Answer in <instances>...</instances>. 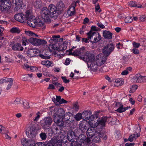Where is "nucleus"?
Returning a JSON list of instances; mask_svg holds the SVG:
<instances>
[{"instance_id": "obj_1", "label": "nucleus", "mask_w": 146, "mask_h": 146, "mask_svg": "<svg viewBox=\"0 0 146 146\" xmlns=\"http://www.w3.org/2000/svg\"><path fill=\"white\" fill-rule=\"evenodd\" d=\"M100 111H98L95 112V114L92 115V112L89 110H86L82 112V115L83 119L85 121H89V123L90 122H93L94 120L98 118V114Z\"/></svg>"}, {"instance_id": "obj_2", "label": "nucleus", "mask_w": 146, "mask_h": 146, "mask_svg": "<svg viewBox=\"0 0 146 146\" xmlns=\"http://www.w3.org/2000/svg\"><path fill=\"white\" fill-rule=\"evenodd\" d=\"M56 110H57V108H54L50 109L49 114L53 116L54 121L58 126L59 127L63 126L64 125L62 122V118L59 116H57Z\"/></svg>"}, {"instance_id": "obj_3", "label": "nucleus", "mask_w": 146, "mask_h": 146, "mask_svg": "<svg viewBox=\"0 0 146 146\" xmlns=\"http://www.w3.org/2000/svg\"><path fill=\"white\" fill-rule=\"evenodd\" d=\"M23 40L25 42L29 41L33 45L35 46H40V45H45L47 44V42L45 40L41 39L35 37H31L29 39H27L24 38Z\"/></svg>"}, {"instance_id": "obj_4", "label": "nucleus", "mask_w": 146, "mask_h": 146, "mask_svg": "<svg viewBox=\"0 0 146 146\" xmlns=\"http://www.w3.org/2000/svg\"><path fill=\"white\" fill-rule=\"evenodd\" d=\"M52 15L49 10L46 7H44L41 11V17L45 22H50L51 21L50 18H52Z\"/></svg>"}, {"instance_id": "obj_5", "label": "nucleus", "mask_w": 146, "mask_h": 146, "mask_svg": "<svg viewBox=\"0 0 146 146\" xmlns=\"http://www.w3.org/2000/svg\"><path fill=\"white\" fill-rule=\"evenodd\" d=\"M0 10L3 11L10 13L11 3L9 0H0Z\"/></svg>"}, {"instance_id": "obj_6", "label": "nucleus", "mask_w": 146, "mask_h": 146, "mask_svg": "<svg viewBox=\"0 0 146 146\" xmlns=\"http://www.w3.org/2000/svg\"><path fill=\"white\" fill-rule=\"evenodd\" d=\"M107 118L106 117H102L101 118H99L97 120V122L93 124V122H90L89 124H90L92 126H94V127H96L98 128H101L105 127L106 126V123L107 120Z\"/></svg>"}, {"instance_id": "obj_7", "label": "nucleus", "mask_w": 146, "mask_h": 146, "mask_svg": "<svg viewBox=\"0 0 146 146\" xmlns=\"http://www.w3.org/2000/svg\"><path fill=\"white\" fill-rule=\"evenodd\" d=\"M91 127L89 128L86 131V135L88 136V137L92 138L97 133H101V131H100V128H98L97 127L96 129H95L94 128L96 127H94V126H92L90 124H89Z\"/></svg>"}, {"instance_id": "obj_8", "label": "nucleus", "mask_w": 146, "mask_h": 146, "mask_svg": "<svg viewBox=\"0 0 146 146\" xmlns=\"http://www.w3.org/2000/svg\"><path fill=\"white\" fill-rule=\"evenodd\" d=\"M114 48L113 44H109L103 48L102 52L106 56H108L113 51Z\"/></svg>"}, {"instance_id": "obj_9", "label": "nucleus", "mask_w": 146, "mask_h": 146, "mask_svg": "<svg viewBox=\"0 0 146 146\" xmlns=\"http://www.w3.org/2000/svg\"><path fill=\"white\" fill-rule=\"evenodd\" d=\"M90 42L92 43L93 44L101 40V36L98 33H92L91 31H90Z\"/></svg>"}, {"instance_id": "obj_10", "label": "nucleus", "mask_w": 146, "mask_h": 146, "mask_svg": "<svg viewBox=\"0 0 146 146\" xmlns=\"http://www.w3.org/2000/svg\"><path fill=\"white\" fill-rule=\"evenodd\" d=\"M48 8L50 9L49 11L50 13H51L52 18L55 19L58 15L59 12L58 9L56 7L52 4L49 5Z\"/></svg>"}, {"instance_id": "obj_11", "label": "nucleus", "mask_w": 146, "mask_h": 146, "mask_svg": "<svg viewBox=\"0 0 146 146\" xmlns=\"http://www.w3.org/2000/svg\"><path fill=\"white\" fill-rule=\"evenodd\" d=\"M52 118L50 117H45L40 122L41 126L44 128H45L47 127H49L52 122Z\"/></svg>"}, {"instance_id": "obj_12", "label": "nucleus", "mask_w": 146, "mask_h": 146, "mask_svg": "<svg viewBox=\"0 0 146 146\" xmlns=\"http://www.w3.org/2000/svg\"><path fill=\"white\" fill-rule=\"evenodd\" d=\"M28 137L30 139L36 140L37 131L36 128L33 126L31 127L28 131Z\"/></svg>"}, {"instance_id": "obj_13", "label": "nucleus", "mask_w": 146, "mask_h": 146, "mask_svg": "<svg viewBox=\"0 0 146 146\" xmlns=\"http://www.w3.org/2000/svg\"><path fill=\"white\" fill-rule=\"evenodd\" d=\"M36 143L35 140L32 139L29 140L23 138L21 140V143L24 146H34Z\"/></svg>"}, {"instance_id": "obj_14", "label": "nucleus", "mask_w": 146, "mask_h": 146, "mask_svg": "<svg viewBox=\"0 0 146 146\" xmlns=\"http://www.w3.org/2000/svg\"><path fill=\"white\" fill-rule=\"evenodd\" d=\"M115 106L118 108L116 111L119 113L124 112L128 108H130V106L124 108L123 105L121 103L119 102H116L115 104Z\"/></svg>"}, {"instance_id": "obj_15", "label": "nucleus", "mask_w": 146, "mask_h": 146, "mask_svg": "<svg viewBox=\"0 0 146 146\" xmlns=\"http://www.w3.org/2000/svg\"><path fill=\"white\" fill-rule=\"evenodd\" d=\"M87 64L88 67L90 68L92 71L96 72L97 70L98 66L94 60L87 62Z\"/></svg>"}, {"instance_id": "obj_16", "label": "nucleus", "mask_w": 146, "mask_h": 146, "mask_svg": "<svg viewBox=\"0 0 146 146\" xmlns=\"http://www.w3.org/2000/svg\"><path fill=\"white\" fill-rule=\"evenodd\" d=\"M15 19L17 21L21 23H25L26 22L24 15L23 13H18L15 15Z\"/></svg>"}, {"instance_id": "obj_17", "label": "nucleus", "mask_w": 146, "mask_h": 146, "mask_svg": "<svg viewBox=\"0 0 146 146\" xmlns=\"http://www.w3.org/2000/svg\"><path fill=\"white\" fill-rule=\"evenodd\" d=\"M106 56H103L101 58L100 56H97L94 61L98 66L102 65L106 61Z\"/></svg>"}, {"instance_id": "obj_18", "label": "nucleus", "mask_w": 146, "mask_h": 146, "mask_svg": "<svg viewBox=\"0 0 146 146\" xmlns=\"http://www.w3.org/2000/svg\"><path fill=\"white\" fill-rule=\"evenodd\" d=\"M28 25L31 27L33 28L35 27L37 23L36 20L35 19V17L30 18L29 19L26 21Z\"/></svg>"}, {"instance_id": "obj_19", "label": "nucleus", "mask_w": 146, "mask_h": 146, "mask_svg": "<svg viewBox=\"0 0 146 146\" xmlns=\"http://www.w3.org/2000/svg\"><path fill=\"white\" fill-rule=\"evenodd\" d=\"M133 78L137 82H143L146 81V76H142L139 74L135 76Z\"/></svg>"}, {"instance_id": "obj_20", "label": "nucleus", "mask_w": 146, "mask_h": 146, "mask_svg": "<svg viewBox=\"0 0 146 146\" xmlns=\"http://www.w3.org/2000/svg\"><path fill=\"white\" fill-rule=\"evenodd\" d=\"M87 125V123L81 121L79 124V129H76L75 130L78 131V130L79 131L80 130L82 133L86 132L87 130L88 129V127L86 126Z\"/></svg>"}, {"instance_id": "obj_21", "label": "nucleus", "mask_w": 146, "mask_h": 146, "mask_svg": "<svg viewBox=\"0 0 146 146\" xmlns=\"http://www.w3.org/2000/svg\"><path fill=\"white\" fill-rule=\"evenodd\" d=\"M80 58L84 61L88 60L87 62L95 60L93 55L90 53H86L84 56H80Z\"/></svg>"}, {"instance_id": "obj_22", "label": "nucleus", "mask_w": 146, "mask_h": 146, "mask_svg": "<svg viewBox=\"0 0 146 146\" xmlns=\"http://www.w3.org/2000/svg\"><path fill=\"white\" fill-rule=\"evenodd\" d=\"M39 50L35 49H32L29 50L27 52V55L30 57L35 56L38 53Z\"/></svg>"}, {"instance_id": "obj_23", "label": "nucleus", "mask_w": 146, "mask_h": 146, "mask_svg": "<svg viewBox=\"0 0 146 146\" xmlns=\"http://www.w3.org/2000/svg\"><path fill=\"white\" fill-rule=\"evenodd\" d=\"M100 131H101V133H97L96 135H95V137L94 139L93 140L94 142L97 143L100 141V138L102 137L104 135V133L103 132L101 128L100 129Z\"/></svg>"}, {"instance_id": "obj_24", "label": "nucleus", "mask_w": 146, "mask_h": 146, "mask_svg": "<svg viewBox=\"0 0 146 146\" xmlns=\"http://www.w3.org/2000/svg\"><path fill=\"white\" fill-rule=\"evenodd\" d=\"M85 49L84 47H83L80 48L78 49L73 52L72 54L73 56H77L80 55L84 54V50Z\"/></svg>"}, {"instance_id": "obj_25", "label": "nucleus", "mask_w": 146, "mask_h": 146, "mask_svg": "<svg viewBox=\"0 0 146 146\" xmlns=\"http://www.w3.org/2000/svg\"><path fill=\"white\" fill-rule=\"evenodd\" d=\"M67 136L68 139L69 141H73L75 139L76 135L72 131L70 130L68 132Z\"/></svg>"}, {"instance_id": "obj_26", "label": "nucleus", "mask_w": 146, "mask_h": 146, "mask_svg": "<svg viewBox=\"0 0 146 146\" xmlns=\"http://www.w3.org/2000/svg\"><path fill=\"white\" fill-rule=\"evenodd\" d=\"M13 84V80L11 78L7 83H5L4 85V89L6 90H9Z\"/></svg>"}, {"instance_id": "obj_27", "label": "nucleus", "mask_w": 146, "mask_h": 146, "mask_svg": "<svg viewBox=\"0 0 146 146\" xmlns=\"http://www.w3.org/2000/svg\"><path fill=\"white\" fill-rule=\"evenodd\" d=\"M112 33L109 31H104L103 32V36L106 39H111L112 36Z\"/></svg>"}, {"instance_id": "obj_28", "label": "nucleus", "mask_w": 146, "mask_h": 146, "mask_svg": "<svg viewBox=\"0 0 146 146\" xmlns=\"http://www.w3.org/2000/svg\"><path fill=\"white\" fill-rule=\"evenodd\" d=\"M21 44L20 43H16L12 46V49L13 50L22 51L23 50V48L21 46Z\"/></svg>"}, {"instance_id": "obj_29", "label": "nucleus", "mask_w": 146, "mask_h": 146, "mask_svg": "<svg viewBox=\"0 0 146 146\" xmlns=\"http://www.w3.org/2000/svg\"><path fill=\"white\" fill-rule=\"evenodd\" d=\"M74 121V119L73 118H70L69 120L63 121L62 120L63 123L64 124V126L62 127H65L66 126L68 127L69 126L70 124L73 122Z\"/></svg>"}, {"instance_id": "obj_30", "label": "nucleus", "mask_w": 146, "mask_h": 146, "mask_svg": "<svg viewBox=\"0 0 146 146\" xmlns=\"http://www.w3.org/2000/svg\"><path fill=\"white\" fill-rule=\"evenodd\" d=\"M51 142L52 143L53 146H62V143L60 140H57L56 138L51 139Z\"/></svg>"}, {"instance_id": "obj_31", "label": "nucleus", "mask_w": 146, "mask_h": 146, "mask_svg": "<svg viewBox=\"0 0 146 146\" xmlns=\"http://www.w3.org/2000/svg\"><path fill=\"white\" fill-rule=\"evenodd\" d=\"M57 111V116H59L60 117H62H62L65 114V111L62 108H57V110H56Z\"/></svg>"}, {"instance_id": "obj_32", "label": "nucleus", "mask_w": 146, "mask_h": 146, "mask_svg": "<svg viewBox=\"0 0 146 146\" xmlns=\"http://www.w3.org/2000/svg\"><path fill=\"white\" fill-rule=\"evenodd\" d=\"M12 2L18 7H21L23 4V0H12Z\"/></svg>"}, {"instance_id": "obj_33", "label": "nucleus", "mask_w": 146, "mask_h": 146, "mask_svg": "<svg viewBox=\"0 0 146 146\" xmlns=\"http://www.w3.org/2000/svg\"><path fill=\"white\" fill-rule=\"evenodd\" d=\"M25 15H24V17L26 19V21L29 19L30 18L33 17L32 15L31 11L29 10L25 12Z\"/></svg>"}, {"instance_id": "obj_34", "label": "nucleus", "mask_w": 146, "mask_h": 146, "mask_svg": "<svg viewBox=\"0 0 146 146\" xmlns=\"http://www.w3.org/2000/svg\"><path fill=\"white\" fill-rule=\"evenodd\" d=\"M59 12H60L62 11L63 8L65 7L64 3L62 1H60L57 4Z\"/></svg>"}, {"instance_id": "obj_35", "label": "nucleus", "mask_w": 146, "mask_h": 146, "mask_svg": "<svg viewBox=\"0 0 146 146\" xmlns=\"http://www.w3.org/2000/svg\"><path fill=\"white\" fill-rule=\"evenodd\" d=\"M124 82L120 79L116 80L114 82V86H119L122 85Z\"/></svg>"}, {"instance_id": "obj_36", "label": "nucleus", "mask_w": 146, "mask_h": 146, "mask_svg": "<svg viewBox=\"0 0 146 146\" xmlns=\"http://www.w3.org/2000/svg\"><path fill=\"white\" fill-rule=\"evenodd\" d=\"M71 113L69 112H66L61 118H63V119H64V121L69 120L70 118L69 115Z\"/></svg>"}, {"instance_id": "obj_37", "label": "nucleus", "mask_w": 146, "mask_h": 146, "mask_svg": "<svg viewBox=\"0 0 146 146\" xmlns=\"http://www.w3.org/2000/svg\"><path fill=\"white\" fill-rule=\"evenodd\" d=\"M82 113H77L74 117L75 119L77 121H79L80 119H83Z\"/></svg>"}, {"instance_id": "obj_38", "label": "nucleus", "mask_w": 146, "mask_h": 146, "mask_svg": "<svg viewBox=\"0 0 146 146\" xmlns=\"http://www.w3.org/2000/svg\"><path fill=\"white\" fill-rule=\"evenodd\" d=\"M11 78H7L6 77L3 78L0 80V84H2L3 83H7L11 80Z\"/></svg>"}, {"instance_id": "obj_39", "label": "nucleus", "mask_w": 146, "mask_h": 146, "mask_svg": "<svg viewBox=\"0 0 146 146\" xmlns=\"http://www.w3.org/2000/svg\"><path fill=\"white\" fill-rule=\"evenodd\" d=\"M11 32L12 33H19L20 30L18 28L13 27L11 29Z\"/></svg>"}, {"instance_id": "obj_40", "label": "nucleus", "mask_w": 146, "mask_h": 146, "mask_svg": "<svg viewBox=\"0 0 146 146\" xmlns=\"http://www.w3.org/2000/svg\"><path fill=\"white\" fill-rule=\"evenodd\" d=\"M80 2V1L79 0H78L76 1H73L70 6L75 8L77 6L79 5Z\"/></svg>"}, {"instance_id": "obj_41", "label": "nucleus", "mask_w": 146, "mask_h": 146, "mask_svg": "<svg viewBox=\"0 0 146 146\" xmlns=\"http://www.w3.org/2000/svg\"><path fill=\"white\" fill-rule=\"evenodd\" d=\"M133 21V19L131 17L128 16L126 17L125 19V21L126 23H130Z\"/></svg>"}, {"instance_id": "obj_42", "label": "nucleus", "mask_w": 146, "mask_h": 146, "mask_svg": "<svg viewBox=\"0 0 146 146\" xmlns=\"http://www.w3.org/2000/svg\"><path fill=\"white\" fill-rule=\"evenodd\" d=\"M140 44L142 46H146V40L145 38H141L139 40Z\"/></svg>"}, {"instance_id": "obj_43", "label": "nucleus", "mask_w": 146, "mask_h": 146, "mask_svg": "<svg viewBox=\"0 0 146 146\" xmlns=\"http://www.w3.org/2000/svg\"><path fill=\"white\" fill-rule=\"evenodd\" d=\"M40 136L42 140H45L46 138V134L43 132L41 133L40 135Z\"/></svg>"}, {"instance_id": "obj_44", "label": "nucleus", "mask_w": 146, "mask_h": 146, "mask_svg": "<svg viewBox=\"0 0 146 146\" xmlns=\"http://www.w3.org/2000/svg\"><path fill=\"white\" fill-rule=\"evenodd\" d=\"M95 11L97 12V11L100 13L101 11V10L100 8L99 4H98L97 5H95Z\"/></svg>"}, {"instance_id": "obj_45", "label": "nucleus", "mask_w": 146, "mask_h": 146, "mask_svg": "<svg viewBox=\"0 0 146 146\" xmlns=\"http://www.w3.org/2000/svg\"><path fill=\"white\" fill-rule=\"evenodd\" d=\"M35 7L37 8H39L41 7V4L39 1H36L35 3Z\"/></svg>"}, {"instance_id": "obj_46", "label": "nucleus", "mask_w": 146, "mask_h": 146, "mask_svg": "<svg viewBox=\"0 0 146 146\" xmlns=\"http://www.w3.org/2000/svg\"><path fill=\"white\" fill-rule=\"evenodd\" d=\"M60 37V36L59 35H54L52 36V38L51 39V40L56 41L58 40V38H59Z\"/></svg>"}, {"instance_id": "obj_47", "label": "nucleus", "mask_w": 146, "mask_h": 146, "mask_svg": "<svg viewBox=\"0 0 146 146\" xmlns=\"http://www.w3.org/2000/svg\"><path fill=\"white\" fill-rule=\"evenodd\" d=\"M34 67H32L31 66H29L27 64H25L24 65V66H23V68L24 69H29L30 68L31 70H32L33 69V68Z\"/></svg>"}, {"instance_id": "obj_48", "label": "nucleus", "mask_w": 146, "mask_h": 146, "mask_svg": "<svg viewBox=\"0 0 146 146\" xmlns=\"http://www.w3.org/2000/svg\"><path fill=\"white\" fill-rule=\"evenodd\" d=\"M23 105L25 109H28L29 108V102H23Z\"/></svg>"}, {"instance_id": "obj_49", "label": "nucleus", "mask_w": 146, "mask_h": 146, "mask_svg": "<svg viewBox=\"0 0 146 146\" xmlns=\"http://www.w3.org/2000/svg\"><path fill=\"white\" fill-rule=\"evenodd\" d=\"M132 52L135 54H139V52L138 49L136 48H134L132 50Z\"/></svg>"}, {"instance_id": "obj_50", "label": "nucleus", "mask_w": 146, "mask_h": 146, "mask_svg": "<svg viewBox=\"0 0 146 146\" xmlns=\"http://www.w3.org/2000/svg\"><path fill=\"white\" fill-rule=\"evenodd\" d=\"M129 5L131 7H136L137 5L135 2L131 1L129 3Z\"/></svg>"}, {"instance_id": "obj_51", "label": "nucleus", "mask_w": 146, "mask_h": 146, "mask_svg": "<svg viewBox=\"0 0 146 146\" xmlns=\"http://www.w3.org/2000/svg\"><path fill=\"white\" fill-rule=\"evenodd\" d=\"M21 99L20 98H17L14 101V104H18L20 103Z\"/></svg>"}, {"instance_id": "obj_52", "label": "nucleus", "mask_w": 146, "mask_h": 146, "mask_svg": "<svg viewBox=\"0 0 146 146\" xmlns=\"http://www.w3.org/2000/svg\"><path fill=\"white\" fill-rule=\"evenodd\" d=\"M133 47L136 48H138L139 46L140 45V44L139 43H137L135 42H133Z\"/></svg>"}, {"instance_id": "obj_53", "label": "nucleus", "mask_w": 146, "mask_h": 146, "mask_svg": "<svg viewBox=\"0 0 146 146\" xmlns=\"http://www.w3.org/2000/svg\"><path fill=\"white\" fill-rule=\"evenodd\" d=\"M44 143L38 142L35 143L34 146H44Z\"/></svg>"}, {"instance_id": "obj_54", "label": "nucleus", "mask_w": 146, "mask_h": 146, "mask_svg": "<svg viewBox=\"0 0 146 146\" xmlns=\"http://www.w3.org/2000/svg\"><path fill=\"white\" fill-rule=\"evenodd\" d=\"M46 66L47 67L52 66H53L52 63L49 60H46Z\"/></svg>"}, {"instance_id": "obj_55", "label": "nucleus", "mask_w": 146, "mask_h": 146, "mask_svg": "<svg viewBox=\"0 0 146 146\" xmlns=\"http://www.w3.org/2000/svg\"><path fill=\"white\" fill-rule=\"evenodd\" d=\"M61 78L62 79L63 81L65 83H69L70 82V80H69L67 79L66 78V77L62 76Z\"/></svg>"}, {"instance_id": "obj_56", "label": "nucleus", "mask_w": 146, "mask_h": 146, "mask_svg": "<svg viewBox=\"0 0 146 146\" xmlns=\"http://www.w3.org/2000/svg\"><path fill=\"white\" fill-rule=\"evenodd\" d=\"M146 17L145 15L141 16L139 17V19L141 22H144L145 21Z\"/></svg>"}, {"instance_id": "obj_57", "label": "nucleus", "mask_w": 146, "mask_h": 146, "mask_svg": "<svg viewBox=\"0 0 146 146\" xmlns=\"http://www.w3.org/2000/svg\"><path fill=\"white\" fill-rule=\"evenodd\" d=\"M98 30L96 29V27L95 26H92L91 27V30L90 31H91V33H96L95 32H93V31H97Z\"/></svg>"}, {"instance_id": "obj_58", "label": "nucleus", "mask_w": 146, "mask_h": 146, "mask_svg": "<svg viewBox=\"0 0 146 146\" xmlns=\"http://www.w3.org/2000/svg\"><path fill=\"white\" fill-rule=\"evenodd\" d=\"M138 86L136 85H134L132 86L131 88V89L133 90V91L135 92L137 89Z\"/></svg>"}, {"instance_id": "obj_59", "label": "nucleus", "mask_w": 146, "mask_h": 146, "mask_svg": "<svg viewBox=\"0 0 146 146\" xmlns=\"http://www.w3.org/2000/svg\"><path fill=\"white\" fill-rule=\"evenodd\" d=\"M75 12H73L72 11H68L67 14L69 16H71L73 15L75 13Z\"/></svg>"}, {"instance_id": "obj_60", "label": "nucleus", "mask_w": 146, "mask_h": 146, "mask_svg": "<svg viewBox=\"0 0 146 146\" xmlns=\"http://www.w3.org/2000/svg\"><path fill=\"white\" fill-rule=\"evenodd\" d=\"M51 142V139L50 141L49 142L47 143L46 144L44 143V146H53V144Z\"/></svg>"}, {"instance_id": "obj_61", "label": "nucleus", "mask_w": 146, "mask_h": 146, "mask_svg": "<svg viewBox=\"0 0 146 146\" xmlns=\"http://www.w3.org/2000/svg\"><path fill=\"white\" fill-rule=\"evenodd\" d=\"M133 138H134L135 139H136L137 137L140 136V135L138 134L137 133H135L133 135Z\"/></svg>"}, {"instance_id": "obj_62", "label": "nucleus", "mask_w": 146, "mask_h": 146, "mask_svg": "<svg viewBox=\"0 0 146 146\" xmlns=\"http://www.w3.org/2000/svg\"><path fill=\"white\" fill-rule=\"evenodd\" d=\"M67 102V101L65 100L64 99L62 98L59 104H66Z\"/></svg>"}, {"instance_id": "obj_63", "label": "nucleus", "mask_w": 146, "mask_h": 146, "mask_svg": "<svg viewBox=\"0 0 146 146\" xmlns=\"http://www.w3.org/2000/svg\"><path fill=\"white\" fill-rule=\"evenodd\" d=\"M54 89V87L53 85L52 84H49L48 87V89Z\"/></svg>"}, {"instance_id": "obj_64", "label": "nucleus", "mask_w": 146, "mask_h": 146, "mask_svg": "<svg viewBox=\"0 0 146 146\" xmlns=\"http://www.w3.org/2000/svg\"><path fill=\"white\" fill-rule=\"evenodd\" d=\"M135 145L134 143H127L125 144V146H133Z\"/></svg>"}]
</instances>
